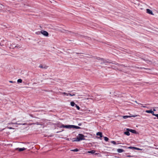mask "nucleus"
Here are the masks:
<instances>
[{
	"label": "nucleus",
	"instance_id": "f257e3e1",
	"mask_svg": "<svg viewBox=\"0 0 158 158\" xmlns=\"http://www.w3.org/2000/svg\"><path fill=\"white\" fill-rule=\"evenodd\" d=\"M85 136L82 134H79L78 135L77 137V138L75 139L73 141H80L82 140H85Z\"/></svg>",
	"mask_w": 158,
	"mask_h": 158
},
{
	"label": "nucleus",
	"instance_id": "f03ea898",
	"mask_svg": "<svg viewBox=\"0 0 158 158\" xmlns=\"http://www.w3.org/2000/svg\"><path fill=\"white\" fill-rule=\"evenodd\" d=\"M62 127L66 128H74L77 129H79L81 128V127H79L73 125H62L60 127V128H62Z\"/></svg>",
	"mask_w": 158,
	"mask_h": 158
},
{
	"label": "nucleus",
	"instance_id": "7ed1b4c3",
	"mask_svg": "<svg viewBox=\"0 0 158 158\" xmlns=\"http://www.w3.org/2000/svg\"><path fill=\"white\" fill-rule=\"evenodd\" d=\"M40 33L45 36H48V33L45 31L42 30Z\"/></svg>",
	"mask_w": 158,
	"mask_h": 158
},
{
	"label": "nucleus",
	"instance_id": "20e7f679",
	"mask_svg": "<svg viewBox=\"0 0 158 158\" xmlns=\"http://www.w3.org/2000/svg\"><path fill=\"white\" fill-rule=\"evenodd\" d=\"M146 12L147 13L152 15H154V14L152 12V10H150L147 9H146Z\"/></svg>",
	"mask_w": 158,
	"mask_h": 158
},
{
	"label": "nucleus",
	"instance_id": "39448f33",
	"mask_svg": "<svg viewBox=\"0 0 158 158\" xmlns=\"http://www.w3.org/2000/svg\"><path fill=\"white\" fill-rule=\"evenodd\" d=\"M126 130L127 131H129L131 132H132V133H135V134L137 133V132H136V131L135 130H132L131 129H130L129 128H127Z\"/></svg>",
	"mask_w": 158,
	"mask_h": 158
},
{
	"label": "nucleus",
	"instance_id": "423d86ee",
	"mask_svg": "<svg viewBox=\"0 0 158 158\" xmlns=\"http://www.w3.org/2000/svg\"><path fill=\"white\" fill-rule=\"evenodd\" d=\"M138 115H132V116H123V118L124 119H126L128 118H129L131 117H135L137 116Z\"/></svg>",
	"mask_w": 158,
	"mask_h": 158
},
{
	"label": "nucleus",
	"instance_id": "0eeeda50",
	"mask_svg": "<svg viewBox=\"0 0 158 158\" xmlns=\"http://www.w3.org/2000/svg\"><path fill=\"white\" fill-rule=\"evenodd\" d=\"M97 59L100 60L101 62V64H102V63H104L106 62V60H105L103 59V58H98Z\"/></svg>",
	"mask_w": 158,
	"mask_h": 158
},
{
	"label": "nucleus",
	"instance_id": "6e6552de",
	"mask_svg": "<svg viewBox=\"0 0 158 158\" xmlns=\"http://www.w3.org/2000/svg\"><path fill=\"white\" fill-rule=\"evenodd\" d=\"M9 48H10L13 49L15 48H20V47L19 46H15L14 44H10V46L9 47Z\"/></svg>",
	"mask_w": 158,
	"mask_h": 158
},
{
	"label": "nucleus",
	"instance_id": "1a4fd4ad",
	"mask_svg": "<svg viewBox=\"0 0 158 158\" xmlns=\"http://www.w3.org/2000/svg\"><path fill=\"white\" fill-rule=\"evenodd\" d=\"M59 31L60 32L63 33H67L68 32V31L64 29L59 30Z\"/></svg>",
	"mask_w": 158,
	"mask_h": 158
},
{
	"label": "nucleus",
	"instance_id": "9d476101",
	"mask_svg": "<svg viewBox=\"0 0 158 158\" xmlns=\"http://www.w3.org/2000/svg\"><path fill=\"white\" fill-rule=\"evenodd\" d=\"M146 112L147 113H151V114H152L153 115V114H154V112L153 111H152L151 110H147L146 111Z\"/></svg>",
	"mask_w": 158,
	"mask_h": 158
},
{
	"label": "nucleus",
	"instance_id": "9b49d317",
	"mask_svg": "<svg viewBox=\"0 0 158 158\" xmlns=\"http://www.w3.org/2000/svg\"><path fill=\"white\" fill-rule=\"evenodd\" d=\"M96 135H97L99 136L100 138H101L102 137V133L101 132H98L97 133Z\"/></svg>",
	"mask_w": 158,
	"mask_h": 158
},
{
	"label": "nucleus",
	"instance_id": "f8f14e48",
	"mask_svg": "<svg viewBox=\"0 0 158 158\" xmlns=\"http://www.w3.org/2000/svg\"><path fill=\"white\" fill-rule=\"evenodd\" d=\"M117 151L118 153H121L124 152V150L122 149H118L117 150Z\"/></svg>",
	"mask_w": 158,
	"mask_h": 158
},
{
	"label": "nucleus",
	"instance_id": "ddd939ff",
	"mask_svg": "<svg viewBox=\"0 0 158 158\" xmlns=\"http://www.w3.org/2000/svg\"><path fill=\"white\" fill-rule=\"evenodd\" d=\"M26 149V148H17V150H18L19 151H22Z\"/></svg>",
	"mask_w": 158,
	"mask_h": 158
},
{
	"label": "nucleus",
	"instance_id": "4468645a",
	"mask_svg": "<svg viewBox=\"0 0 158 158\" xmlns=\"http://www.w3.org/2000/svg\"><path fill=\"white\" fill-rule=\"evenodd\" d=\"M129 131H125L124 132V134L127 135L129 136L130 135V133L129 132Z\"/></svg>",
	"mask_w": 158,
	"mask_h": 158
},
{
	"label": "nucleus",
	"instance_id": "2eb2a0df",
	"mask_svg": "<svg viewBox=\"0 0 158 158\" xmlns=\"http://www.w3.org/2000/svg\"><path fill=\"white\" fill-rule=\"evenodd\" d=\"M95 151L94 150H92L91 151H88L87 152L88 153H90L92 154H94L95 152Z\"/></svg>",
	"mask_w": 158,
	"mask_h": 158
},
{
	"label": "nucleus",
	"instance_id": "dca6fc26",
	"mask_svg": "<svg viewBox=\"0 0 158 158\" xmlns=\"http://www.w3.org/2000/svg\"><path fill=\"white\" fill-rule=\"evenodd\" d=\"M17 82L19 83H21L22 82V80L21 79H19L18 80Z\"/></svg>",
	"mask_w": 158,
	"mask_h": 158
},
{
	"label": "nucleus",
	"instance_id": "f3484780",
	"mask_svg": "<svg viewBox=\"0 0 158 158\" xmlns=\"http://www.w3.org/2000/svg\"><path fill=\"white\" fill-rule=\"evenodd\" d=\"M70 104H71V105L72 106H74V105H76L73 102H71L70 103Z\"/></svg>",
	"mask_w": 158,
	"mask_h": 158
},
{
	"label": "nucleus",
	"instance_id": "a211bd4d",
	"mask_svg": "<svg viewBox=\"0 0 158 158\" xmlns=\"http://www.w3.org/2000/svg\"><path fill=\"white\" fill-rule=\"evenodd\" d=\"M40 67L41 68H43V69H47L48 68V67H47V66H45L43 67L42 66H40Z\"/></svg>",
	"mask_w": 158,
	"mask_h": 158
},
{
	"label": "nucleus",
	"instance_id": "6ab92c4d",
	"mask_svg": "<svg viewBox=\"0 0 158 158\" xmlns=\"http://www.w3.org/2000/svg\"><path fill=\"white\" fill-rule=\"evenodd\" d=\"M71 151L73 152H78L79 150L77 149L76 148L75 149L71 150Z\"/></svg>",
	"mask_w": 158,
	"mask_h": 158
},
{
	"label": "nucleus",
	"instance_id": "aec40b11",
	"mask_svg": "<svg viewBox=\"0 0 158 158\" xmlns=\"http://www.w3.org/2000/svg\"><path fill=\"white\" fill-rule=\"evenodd\" d=\"M104 139L106 141H107L109 140L108 138L106 137H104Z\"/></svg>",
	"mask_w": 158,
	"mask_h": 158
},
{
	"label": "nucleus",
	"instance_id": "412c9836",
	"mask_svg": "<svg viewBox=\"0 0 158 158\" xmlns=\"http://www.w3.org/2000/svg\"><path fill=\"white\" fill-rule=\"evenodd\" d=\"M76 107L77 108L78 110H79L80 109V108L79 107V106H77V105H75Z\"/></svg>",
	"mask_w": 158,
	"mask_h": 158
},
{
	"label": "nucleus",
	"instance_id": "4be33fe9",
	"mask_svg": "<svg viewBox=\"0 0 158 158\" xmlns=\"http://www.w3.org/2000/svg\"><path fill=\"white\" fill-rule=\"evenodd\" d=\"M133 3L137 5L138 6H139L140 5V4L139 3H137L135 2H133Z\"/></svg>",
	"mask_w": 158,
	"mask_h": 158
},
{
	"label": "nucleus",
	"instance_id": "5701e85b",
	"mask_svg": "<svg viewBox=\"0 0 158 158\" xmlns=\"http://www.w3.org/2000/svg\"><path fill=\"white\" fill-rule=\"evenodd\" d=\"M111 143H113L114 144H116V143L114 141H112L111 142Z\"/></svg>",
	"mask_w": 158,
	"mask_h": 158
},
{
	"label": "nucleus",
	"instance_id": "b1692460",
	"mask_svg": "<svg viewBox=\"0 0 158 158\" xmlns=\"http://www.w3.org/2000/svg\"><path fill=\"white\" fill-rule=\"evenodd\" d=\"M133 148L134 149H136L137 150H141V149L139 148H135V147H133Z\"/></svg>",
	"mask_w": 158,
	"mask_h": 158
},
{
	"label": "nucleus",
	"instance_id": "393cba45",
	"mask_svg": "<svg viewBox=\"0 0 158 158\" xmlns=\"http://www.w3.org/2000/svg\"><path fill=\"white\" fill-rule=\"evenodd\" d=\"M62 94H63L66 95H68V94H67V93H65V92L63 93Z\"/></svg>",
	"mask_w": 158,
	"mask_h": 158
},
{
	"label": "nucleus",
	"instance_id": "a878e982",
	"mask_svg": "<svg viewBox=\"0 0 158 158\" xmlns=\"http://www.w3.org/2000/svg\"><path fill=\"white\" fill-rule=\"evenodd\" d=\"M153 115L157 117V118H158V114H155L154 113V114H153Z\"/></svg>",
	"mask_w": 158,
	"mask_h": 158
},
{
	"label": "nucleus",
	"instance_id": "bb28decb",
	"mask_svg": "<svg viewBox=\"0 0 158 158\" xmlns=\"http://www.w3.org/2000/svg\"><path fill=\"white\" fill-rule=\"evenodd\" d=\"M11 124H18L17 123H11Z\"/></svg>",
	"mask_w": 158,
	"mask_h": 158
},
{
	"label": "nucleus",
	"instance_id": "cd10ccee",
	"mask_svg": "<svg viewBox=\"0 0 158 158\" xmlns=\"http://www.w3.org/2000/svg\"><path fill=\"white\" fill-rule=\"evenodd\" d=\"M127 157H132L133 156H130V155H127Z\"/></svg>",
	"mask_w": 158,
	"mask_h": 158
},
{
	"label": "nucleus",
	"instance_id": "c85d7f7f",
	"mask_svg": "<svg viewBox=\"0 0 158 158\" xmlns=\"http://www.w3.org/2000/svg\"><path fill=\"white\" fill-rule=\"evenodd\" d=\"M9 82L11 83H13L14 82L12 81H9Z\"/></svg>",
	"mask_w": 158,
	"mask_h": 158
},
{
	"label": "nucleus",
	"instance_id": "c756f323",
	"mask_svg": "<svg viewBox=\"0 0 158 158\" xmlns=\"http://www.w3.org/2000/svg\"><path fill=\"white\" fill-rule=\"evenodd\" d=\"M133 147H128V148H129L131 149V148H133Z\"/></svg>",
	"mask_w": 158,
	"mask_h": 158
},
{
	"label": "nucleus",
	"instance_id": "7c9ffc66",
	"mask_svg": "<svg viewBox=\"0 0 158 158\" xmlns=\"http://www.w3.org/2000/svg\"><path fill=\"white\" fill-rule=\"evenodd\" d=\"M69 95L70 96H73V95H72L71 94H69Z\"/></svg>",
	"mask_w": 158,
	"mask_h": 158
},
{
	"label": "nucleus",
	"instance_id": "2f4dec72",
	"mask_svg": "<svg viewBox=\"0 0 158 158\" xmlns=\"http://www.w3.org/2000/svg\"><path fill=\"white\" fill-rule=\"evenodd\" d=\"M8 128L9 129H13V128L12 127H9Z\"/></svg>",
	"mask_w": 158,
	"mask_h": 158
},
{
	"label": "nucleus",
	"instance_id": "473e14b6",
	"mask_svg": "<svg viewBox=\"0 0 158 158\" xmlns=\"http://www.w3.org/2000/svg\"><path fill=\"white\" fill-rule=\"evenodd\" d=\"M38 33H39V32H36V34H38H38H39Z\"/></svg>",
	"mask_w": 158,
	"mask_h": 158
},
{
	"label": "nucleus",
	"instance_id": "72a5a7b5",
	"mask_svg": "<svg viewBox=\"0 0 158 158\" xmlns=\"http://www.w3.org/2000/svg\"><path fill=\"white\" fill-rule=\"evenodd\" d=\"M153 111H156V110L155 109H153Z\"/></svg>",
	"mask_w": 158,
	"mask_h": 158
},
{
	"label": "nucleus",
	"instance_id": "f704fd0d",
	"mask_svg": "<svg viewBox=\"0 0 158 158\" xmlns=\"http://www.w3.org/2000/svg\"><path fill=\"white\" fill-rule=\"evenodd\" d=\"M0 5H1V8H2V6H2V4Z\"/></svg>",
	"mask_w": 158,
	"mask_h": 158
},
{
	"label": "nucleus",
	"instance_id": "c9c22d12",
	"mask_svg": "<svg viewBox=\"0 0 158 158\" xmlns=\"http://www.w3.org/2000/svg\"><path fill=\"white\" fill-rule=\"evenodd\" d=\"M89 99V98H85V99H87V100H88V99Z\"/></svg>",
	"mask_w": 158,
	"mask_h": 158
},
{
	"label": "nucleus",
	"instance_id": "e433bc0d",
	"mask_svg": "<svg viewBox=\"0 0 158 158\" xmlns=\"http://www.w3.org/2000/svg\"><path fill=\"white\" fill-rule=\"evenodd\" d=\"M25 124H26V123H23V125H25Z\"/></svg>",
	"mask_w": 158,
	"mask_h": 158
},
{
	"label": "nucleus",
	"instance_id": "4c0bfd02",
	"mask_svg": "<svg viewBox=\"0 0 158 158\" xmlns=\"http://www.w3.org/2000/svg\"><path fill=\"white\" fill-rule=\"evenodd\" d=\"M143 107H146V106H143Z\"/></svg>",
	"mask_w": 158,
	"mask_h": 158
},
{
	"label": "nucleus",
	"instance_id": "58836bf2",
	"mask_svg": "<svg viewBox=\"0 0 158 158\" xmlns=\"http://www.w3.org/2000/svg\"><path fill=\"white\" fill-rule=\"evenodd\" d=\"M135 102H136V103H137V101H135Z\"/></svg>",
	"mask_w": 158,
	"mask_h": 158
},
{
	"label": "nucleus",
	"instance_id": "ea45409f",
	"mask_svg": "<svg viewBox=\"0 0 158 158\" xmlns=\"http://www.w3.org/2000/svg\"><path fill=\"white\" fill-rule=\"evenodd\" d=\"M78 125L80 126L81 125H80V124H78Z\"/></svg>",
	"mask_w": 158,
	"mask_h": 158
},
{
	"label": "nucleus",
	"instance_id": "a19ab883",
	"mask_svg": "<svg viewBox=\"0 0 158 158\" xmlns=\"http://www.w3.org/2000/svg\"><path fill=\"white\" fill-rule=\"evenodd\" d=\"M139 104H141V103H138Z\"/></svg>",
	"mask_w": 158,
	"mask_h": 158
}]
</instances>
